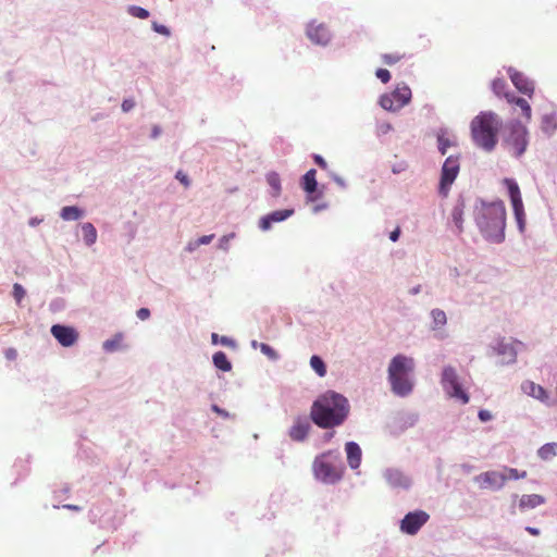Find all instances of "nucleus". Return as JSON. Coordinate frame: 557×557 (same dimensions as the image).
I'll return each instance as SVG.
<instances>
[{"mask_svg": "<svg viewBox=\"0 0 557 557\" xmlns=\"http://www.w3.org/2000/svg\"><path fill=\"white\" fill-rule=\"evenodd\" d=\"M349 413L348 400L335 392L321 395L311 407V420L322 429L341 425Z\"/></svg>", "mask_w": 557, "mask_h": 557, "instance_id": "1", "label": "nucleus"}, {"mask_svg": "<svg viewBox=\"0 0 557 557\" xmlns=\"http://www.w3.org/2000/svg\"><path fill=\"white\" fill-rule=\"evenodd\" d=\"M475 221L486 239L500 243L505 238L506 208L503 201L482 202L476 208Z\"/></svg>", "mask_w": 557, "mask_h": 557, "instance_id": "2", "label": "nucleus"}, {"mask_svg": "<svg viewBox=\"0 0 557 557\" xmlns=\"http://www.w3.org/2000/svg\"><path fill=\"white\" fill-rule=\"evenodd\" d=\"M502 126L503 122L496 113L481 112L471 121L472 140L485 151H492L497 144V135Z\"/></svg>", "mask_w": 557, "mask_h": 557, "instance_id": "3", "label": "nucleus"}, {"mask_svg": "<svg viewBox=\"0 0 557 557\" xmlns=\"http://www.w3.org/2000/svg\"><path fill=\"white\" fill-rule=\"evenodd\" d=\"M413 359L404 355H397L391 360L388 381L394 394L407 396L411 393L413 384L410 380V373L413 371Z\"/></svg>", "mask_w": 557, "mask_h": 557, "instance_id": "4", "label": "nucleus"}, {"mask_svg": "<svg viewBox=\"0 0 557 557\" xmlns=\"http://www.w3.org/2000/svg\"><path fill=\"white\" fill-rule=\"evenodd\" d=\"M313 472L318 480L334 484L342 479L344 467L338 454L326 451L319 455L313 461Z\"/></svg>", "mask_w": 557, "mask_h": 557, "instance_id": "5", "label": "nucleus"}, {"mask_svg": "<svg viewBox=\"0 0 557 557\" xmlns=\"http://www.w3.org/2000/svg\"><path fill=\"white\" fill-rule=\"evenodd\" d=\"M505 144L513 156L520 157L523 154L528 146L527 127L519 122L511 123Z\"/></svg>", "mask_w": 557, "mask_h": 557, "instance_id": "6", "label": "nucleus"}, {"mask_svg": "<svg viewBox=\"0 0 557 557\" xmlns=\"http://www.w3.org/2000/svg\"><path fill=\"white\" fill-rule=\"evenodd\" d=\"M411 100V89L407 85H398L392 92L385 94L380 99V104L384 110L398 111L407 106Z\"/></svg>", "mask_w": 557, "mask_h": 557, "instance_id": "7", "label": "nucleus"}, {"mask_svg": "<svg viewBox=\"0 0 557 557\" xmlns=\"http://www.w3.org/2000/svg\"><path fill=\"white\" fill-rule=\"evenodd\" d=\"M441 383L449 397L458 399L463 405L469 403V395L461 388L457 372L453 367L444 368Z\"/></svg>", "mask_w": 557, "mask_h": 557, "instance_id": "8", "label": "nucleus"}, {"mask_svg": "<svg viewBox=\"0 0 557 557\" xmlns=\"http://www.w3.org/2000/svg\"><path fill=\"white\" fill-rule=\"evenodd\" d=\"M460 169L458 157H448L443 166L440 182V194L446 197L451 184L455 182Z\"/></svg>", "mask_w": 557, "mask_h": 557, "instance_id": "9", "label": "nucleus"}, {"mask_svg": "<svg viewBox=\"0 0 557 557\" xmlns=\"http://www.w3.org/2000/svg\"><path fill=\"white\" fill-rule=\"evenodd\" d=\"M505 184L508 187V193H509V197H510V201L512 205L516 220L518 222L520 230L522 231L523 226H524L525 213H524V207H523L520 188L515 181L509 180V178L505 180Z\"/></svg>", "mask_w": 557, "mask_h": 557, "instance_id": "10", "label": "nucleus"}, {"mask_svg": "<svg viewBox=\"0 0 557 557\" xmlns=\"http://www.w3.org/2000/svg\"><path fill=\"white\" fill-rule=\"evenodd\" d=\"M429 518V513L423 510L408 512L401 520L400 530L404 533L414 535L428 522Z\"/></svg>", "mask_w": 557, "mask_h": 557, "instance_id": "11", "label": "nucleus"}, {"mask_svg": "<svg viewBox=\"0 0 557 557\" xmlns=\"http://www.w3.org/2000/svg\"><path fill=\"white\" fill-rule=\"evenodd\" d=\"M480 488H500L507 481L505 473L498 471H486L474 478Z\"/></svg>", "mask_w": 557, "mask_h": 557, "instance_id": "12", "label": "nucleus"}, {"mask_svg": "<svg viewBox=\"0 0 557 557\" xmlns=\"http://www.w3.org/2000/svg\"><path fill=\"white\" fill-rule=\"evenodd\" d=\"M51 334L64 347L73 346L78 339V333L71 326L55 324L51 327Z\"/></svg>", "mask_w": 557, "mask_h": 557, "instance_id": "13", "label": "nucleus"}, {"mask_svg": "<svg viewBox=\"0 0 557 557\" xmlns=\"http://www.w3.org/2000/svg\"><path fill=\"white\" fill-rule=\"evenodd\" d=\"M509 77L515 85V87L522 94L529 96L530 98L534 94V84L530 81L523 73L509 67L508 69Z\"/></svg>", "mask_w": 557, "mask_h": 557, "instance_id": "14", "label": "nucleus"}, {"mask_svg": "<svg viewBox=\"0 0 557 557\" xmlns=\"http://www.w3.org/2000/svg\"><path fill=\"white\" fill-rule=\"evenodd\" d=\"M521 388L527 395L540 400L541 403L547 406L552 405L549 395L543 386L535 384L532 381H525L522 383Z\"/></svg>", "mask_w": 557, "mask_h": 557, "instance_id": "15", "label": "nucleus"}, {"mask_svg": "<svg viewBox=\"0 0 557 557\" xmlns=\"http://www.w3.org/2000/svg\"><path fill=\"white\" fill-rule=\"evenodd\" d=\"M293 214H294L293 209H283V210L273 211L260 219L259 227L262 231H268L271 228L272 223L282 222V221L288 219L289 216H292Z\"/></svg>", "mask_w": 557, "mask_h": 557, "instance_id": "16", "label": "nucleus"}, {"mask_svg": "<svg viewBox=\"0 0 557 557\" xmlns=\"http://www.w3.org/2000/svg\"><path fill=\"white\" fill-rule=\"evenodd\" d=\"M307 35L312 42L318 45H326L330 40V32L323 24H309Z\"/></svg>", "mask_w": 557, "mask_h": 557, "instance_id": "17", "label": "nucleus"}, {"mask_svg": "<svg viewBox=\"0 0 557 557\" xmlns=\"http://www.w3.org/2000/svg\"><path fill=\"white\" fill-rule=\"evenodd\" d=\"M384 478L392 487L407 488L410 485L409 478L397 469H387Z\"/></svg>", "mask_w": 557, "mask_h": 557, "instance_id": "18", "label": "nucleus"}, {"mask_svg": "<svg viewBox=\"0 0 557 557\" xmlns=\"http://www.w3.org/2000/svg\"><path fill=\"white\" fill-rule=\"evenodd\" d=\"M309 430L310 424L307 420L297 419L289 430V436L293 441L301 442L307 437Z\"/></svg>", "mask_w": 557, "mask_h": 557, "instance_id": "19", "label": "nucleus"}, {"mask_svg": "<svg viewBox=\"0 0 557 557\" xmlns=\"http://www.w3.org/2000/svg\"><path fill=\"white\" fill-rule=\"evenodd\" d=\"M345 450L347 455V461L350 468L357 469L361 462V449L359 445L355 442H348L345 445Z\"/></svg>", "mask_w": 557, "mask_h": 557, "instance_id": "20", "label": "nucleus"}, {"mask_svg": "<svg viewBox=\"0 0 557 557\" xmlns=\"http://www.w3.org/2000/svg\"><path fill=\"white\" fill-rule=\"evenodd\" d=\"M541 129L546 135H553L557 129V113L555 111L545 113L541 119Z\"/></svg>", "mask_w": 557, "mask_h": 557, "instance_id": "21", "label": "nucleus"}, {"mask_svg": "<svg viewBox=\"0 0 557 557\" xmlns=\"http://www.w3.org/2000/svg\"><path fill=\"white\" fill-rule=\"evenodd\" d=\"M545 503V498L537 494L523 495L520 498L519 507L521 509L535 508Z\"/></svg>", "mask_w": 557, "mask_h": 557, "instance_id": "22", "label": "nucleus"}, {"mask_svg": "<svg viewBox=\"0 0 557 557\" xmlns=\"http://www.w3.org/2000/svg\"><path fill=\"white\" fill-rule=\"evenodd\" d=\"M315 174V170L311 169L302 176L301 186L304 190L308 194H312L317 189Z\"/></svg>", "mask_w": 557, "mask_h": 557, "instance_id": "23", "label": "nucleus"}, {"mask_svg": "<svg viewBox=\"0 0 557 557\" xmlns=\"http://www.w3.org/2000/svg\"><path fill=\"white\" fill-rule=\"evenodd\" d=\"M83 238L86 245L90 246L97 240V231L91 223H84L82 225Z\"/></svg>", "mask_w": 557, "mask_h": 557, "instance_id": "24", "label": "nucleus"}, {"mask_svg": "<svg viewBox=\"0 0 557 557\" xmlns=\"http://www.w3.org/2000/svg\"><path fill=\"white\" fill-rule=\"evenodd\" d=\"M213 364L224 371V372H227V371H231L232 370V364L231 362L228 361L227 359V356L225 355V352L223 351H218L213 355Z\"/></svg>", "mask_w": 557, "mask_h": 557, "instance_id": "25", "label": "nucleus"}, {"mask_svg": "<svg viewBox=\"0 0 557 557\" xmlns=\"http://www.w3.org/2000/svg\"><path fill=\"white\" fill-rule=\"evenodd\" d=\"M463 209H465L463 201H458L451 210V219L459 231L462 230Z\"/></svg>", "mask_w": 557, "mask_h": 557, "instance_id": "26", "label": "nucleus"}, {"mask_svg": "<svg viewBox=\"0 0 557 557\" xmlns=\"http://www.w3.org/2000/svg\"><path fill=\"white\" fill-rule=\"evenodd\" d=\"M539 457L543 460H549L557 456V443H547L543 445L539 451Z\"/></svg>", "mask_w": 557, "mask_h": 557, "instance_id": "27", "label": "nucleus"}, {"mask_svg": "<svg viewBox=\"0 0 557 557\" xmlns=\"http://www.w3.org/2000/svg\"><path fill=\"white\" fill-rule=\"evenodd\" d=\"M82 214L83 212L74 206H67L61 210V218L66 221L78 220Z\"/></svg>", "mask_w": 557, "mask_h": 557, "instance_id": "28", "label": "nucleus"}, {"mask_svg": "<svg viewBox=\"0 0 557 557\" xmlns=\"http://www.w3.org/2000/svg\"><path fill=\"white\" fill-rule=\"evenodd\" d=\"M431 317L433 320L434 329L442 327L447 322L446 313L441 309H433L431 312Z\"/></svg>", "mask_w": 557, "mask_h": 557, "instance_id": "29", "label": "nucleus"}, {"mask_svg": "<svg viewBox=\"0 0 557 557\" xmlns=\"http://www.w3.org/2000/svg\"><path fill=\"white\" fill-rule=\"evenodd\" d=\"M310 366L319 376H324L326 374L325 363L319 356L311 357Z\"/></svg>", "mask_w": 557, "mask_h": 557, "instance_id": "30", "label": "nucleus"}, {"mask_svg": "<svg viewBox=\"0 0 557 557\" xmlns=\"http://www.w3.org/2000/svg\"><path fill=\"white\" fill-rule=\"evenodd\" d=\"M267 182L274 190V196H278L281 193V178L280 175L275 172H271L267 175Z\"/></svg>", "mask_w": 557, "mask_h": 557, "instance_id": "31", "label": "nucleus"}, {"mask_svg": "<svg viewBox=\"0 0 557 557\" xmlns=\"http://www.w3.org/2000/svg\"><path fill=\"white\" fill-rule=\"evenodd\" d=\"M508 85L504 78H495L492 82V90L498 97H504V94H507Z\"/></svg>", "mask_w": 557, "mask_h": 557, "instance_id": "32", "label": "nucleus"}, {"mask_svg": "<svg viewBox=\"0 0 557 557\" xmlns=\"http://www.w3.org/2000/svg\"><path fill=\"white\" fill-rule=\"evenodd\" d=\"M516 106L520 108L524 119L528 122L531 121V119H532V109H531V106L529 104V102L525 99L521 98L520 100L516 101Z\"/></svg>", "mask_w": 557, "mask_h": 557, "instance_id": "33", "label": "nucleus"}, {"mask_svg": "<svg viewBox=\"0 0 557 557\" xmlns=\"http://www.w3.org/2000/svg\"><path fill=\"white\" fill-rule=\"evenodd\" d=\"M405 57V54H400V53H385L382 55V61L386 64V65H394L396 63H398L400 60H403V58Z\"/></svg>", "mask_w": 557, "mask_h": 557, "instance_id": "34", "label": "nucleus"}, {"mask_svg": "<svg viewBox=\"0 0 557 557\" xmlns=\"http://www.w3.org/2000/svg\"><path fill=\"white\" fill-rule=\"evenodd\" d=\"M211 339H212V343L213 344H222L223 346H226V347H232L234 348L236 346L234 339L230 338V337H226V336H221L219 337V335L216 333H213L212 336H211Z\"/></svg>", "mask_w": 557, "mask_h": 557, "instance_id": "35", "label": "nucleus"}, {"mask_svg": "<svg viewBox=\"0 0 557 557\" xmlns=\"http://www.w3.org/2000/svg\"><path fill=\"white\" fill-rule=\"evenodd\" d=\"M122 335H116L114 338L106 341L103 347L108 351H113L121 346Z\"/></svg>", "mask_w": 557, "mask_h": 557, "instance_id": "36", "label": "nucleus"}, {"mask_svg": "<svg viewBox=\"0 0 557 557\" xmlns=\"http://www.w3.org/2000/svg\"><path fill=\"white\" fill-rule=\"evenodd\" d=\"M12 295H13V297H14V299H15L16 304H17V305H20V304H21V301L23 300V298L25 297L26 292H25L24 287H23L21 284L15 283V284L13 285V292H12Z\"/></svg>", "mask_w": 557, "mask_h": 557, "instance_id": "37", "label": "nucleus"}, {"mask_svg": "<svg viewBox=\"0 0 557 557\" xmlns=\"http://www.w3.org/2000/svg\"><path fill=\"white\" fill-rule=\"evenodd\" d=\"M129 13L138 18L145 20L149 16V12L140 7L133 5L129 8Z\"/></svg>", "mask_w": 557, "mask_h": 557, "instance_id": "38", "label": "nucleus"}, {"mask_svg": "<svg viewBox=\"0 0 557 557\" xmlns=\"http://www.w3.org/2000/svg\"><path fill=\"white\" fill-rule=\"evenodd\" d=\"M259 348L262 354H264L267 357H269L272 360L277 359V352L268 344L260 343Z\"/></svg>", "mask_w": 557, "mask_h": 557, "instance_id": "39", "label": "nucleus"}, {"mask_svg": "<svg viewBox=\"0 0 557 557\" xmlns=\"http://www.w3.org/2000/svg\"><path fill=\"white\" fill-rule=\"evenodd\" d=\"M437 141H438L440 152L443 156L446 154L448 147H450V145H451L450 140L447 137H445L444 135H440L437 137Z\"/></svg>", "mask_w": 557, "mask_h": 557, "instance_id": "40", "label": "nucleus"}, {"mask_svg": "<svg viewBox=\"0 0 557 557\" xmlns=\"http://www.w3.org/2000/svg\"><path fill=\"white\" fill-rule=\"evenodd\" d=\"M506 476L507 480H518V479H524L527 476V472L522 471L519 473V471L515 468H506Z\"/></svg>", "mask_w": 557, "mask_h": 557, "instance_id": "41", "label": "nucleus"}, {"mask_svg": "<svg viewBox=\"0 0 557 557\" xmlns=\"http://www.w3.org/2000/svg\"><path fill=\"white\" fill-rule=\"evenodd\" d=\"M375 75L384 84L388 83L391 79V73L386 69H379Z\"/></svg>", "mask_w": 557, "mask_h": 557, "instance_id": "42", "label": "nucleus"}, {"mask_svg": "<svg viewBox=\"0 0 557 557\" xmlns=\"http://www.w3.org/2000/svg\"><path fill=\"white\" fill-rule=\"evenodd\" d=\"M176 178L185 186V187H188L189 186V180L187 177V175L185 173H183L182 171H178L176 173Z\"/></svg>", "mask_w": 557, "mask_h": 557, "instance_id": "43", "label": "nucleus"}, {"mask_svg": "<svg viewBox=\"0 0 557 557\" xmlns=\"http://www.w3.org/2000/svg\"><path fill=\"white\" fill-rule=\"evenodd\" d=\"M137 317H138V319H140L143 321L147 320L150 317V310L148 308H140L137 311Z\"/></svg>", "mask_w": 557, "mask_h": 557, "instance_id": "44", "label": "nucleus"}, {"mask_svg": "<svg viewBox=\"0 0 557 557\" xmlns=\"http://www.w3.org/2000/svg\"><path fill=\"white\" fill-rule=\"evenodd\" d=\"M313 160H314L315 164H318L321 169L326 170L327 163L320 154H314Z\"/></svg>", "mask_w": 557, "mask_h": 557, "instance_id": "45", "label": "nucleus"}, {"mask_svg": "<svg viewBox=\"0 0 557 557\" xmlns=\"http://www.w3.org/2000/svg\"><path fill=\"white\" fill-rule=\"evenodd\" d=\"M134 106H135V103H134V101H133V100H131V99H126V100H124V101H123V103H122V110H123L124 112H128V111H131V110L134 108Z\"/></svg>", "mask_w": 557, "mask_h": 557, "instance_id": "46", "label": "nucleus"}, {"mask_svg": "<svg viewBox=\"0 0 557 557\" xmlns=\"http://www.w3.org/2000/svg\"><path fill=\"white\" fill-rule=\"evenodd\" d=\"M479 418H480L481 421L486 422V421H490L492 419V414L487 410H480L479 411Z\"/></svg>", "mask_w": 557, "mask_h": 557, "instance_id": "47", "label": "nucleus"}, {"mask_svg": "<svg viewBox=\"0 0 557 557\" xmlns=\"http://www.w3.org/2000/svg\"><path fill=\"white\" fill-rule=\"evenodd\" d=\"M504 98L507 100V102L513 103V104H516L517 100L521 99V98L515 96V94H512V92L504 94Z\"/></svg>", "mask_w": 557, "mask_h": 557, "instance_id": "48", "label": "nucleus"}, {"mask_svg": "<svg viewBox=\"0 0 557 557\" xmlns=\"http://www.w3.org/2000/svg\"><path fill=\"white\" fill-rule=\"evenodd\" d=\"M213 238V235H205V236H201L197 244L198 245H206V244H209Z\"/></svg>", "mask_w": 557, "mask_h": 557, "instance_id": "49", "label": "nucleus"}, {"mask_svg": "<svg viewBox=\"0 0 557 557\" xmlns=\"http://www.w3.org/2000/svg\"><path fill=\"white\" fill-rule=\"evenodd\" d=\"M212 410H213L214 412H216L218 414H220V416L224 417V418H227V417H228V413H227L225 410L221 409V408H220L219 406H216V405H213V406H212Z\"/></svg>", "mask_w": 557, "mask_h": 557, "instance_id": "50", "label": "nucleus"}, {"mask_svg": "<svg viewBox=\"0 0 557 557\" xmlns=\"http://www.w3.org/2000/svg\"><path fill=\"white\" fill-rule=\"evenodd\" d=\"M399 235H400V230H399V227H397L396 230H394L391 233L389 238H391V240L396 242L398 239Z\"/></svg>", "mask_w": 557, "mask_h": 557, "instance_id": "51", "label": "nucleus"}, {"mask_svg": "<svg viewBox=\"0 0 557 557\" xmlns=\"http://www.w3.org/2000/svg\"><path fill=\"white\" fill-rule=\"evenodd\" d=\"M527 531L532 534V535H539L540 534V531L535 528H531V527H528L527 528Z\"/></svg>", "mask_w": 557, "mask_h": 557, "instance_id": "52", "label": "nucleus"}, {"mask_svg": "<svg viewBox=\"0 0 557 557\" xmlns=\"http://www.w3.org/2000/svg\"><path fill=\"white\" fill-rule=\"evenodd\" d=\"M160 134V128L158 126H154L152 129V137L156 138Z\"/></svg>", "mask_w": 557, "mask_h": 557, "instance_id": "53", "label": "nucleus"}, {"mask_svg": "<svg viewBox=\"0 0 557 557\" xmlns=\"http://www.w3.org/2000/svg\"><path fill=\"white\" fill-rule=\"evenodd\" d=\"M64 507H65V508H67V509H72V510H78V509H79V508H78L77 506H75V505H65Z\"/></svg>", "mask_w": 557, "mask_h": 557, "instance_id": "54", "label": "nucleus"}, {"mask_svg": "<svg viewBox=\"0 0 557 557\" xmlns=\"http://www.w3.org/2000/svg\"><path fill=\"white\" fill-rule=\"evenodd\" d=\"M259 345H260V343H258L257 341H252V343H251V346H252L253 348L259 347Z\"/></svg>", "mask_w": 557, "mask_h": 557, "instance_id": "55", "label": "nucleus"}]
</instances>
